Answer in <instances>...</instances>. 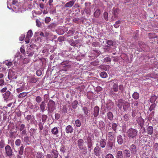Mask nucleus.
<instances>
[{
  "mask_svg": "<svg viewBox=\"0 0 158 158\" xmlns=\"http://www.w3.org/2000/svg\"><path fill=\"white\" fill-rule=\"evenodd\" d=\"M123 106L124 111H127L130 106V103L128 102L125 101L123 99H119L118 101L117 106L119 109H121Z\"/></svg>",
  "mask_w": 158,
  "mask_h": 158,
  "instance_id": "obj_1",
  "label": "nucleus"
},
{
  "mask_svg": "<svg viewBox=\"0 0 158 158\" xmlns=\"http://www.w3.org/2000/svg\"><path fill=\"white\" fill-rule=\"evenodd\" d=\"M138 131L136 129L131 128L127 131V134L129 138H136L138 135Z\"/></svg>",
  "mask_w": 158,
  "mask_h": 158,
  "instance_id": "obj_2",
  "label": "nucleus"
},
{
  "mask_svg": "<svg viewBox=\"0 0 158 158\" xmlns=\"http://www.w3.org/2000/svg\"><path fill=\"white\" fill-rule=\"evenodd\" d=\"M5 154L6 156L11 157L13 156V152L11 147L7 144L5 148Z\"/></svg>",
  "mask_w": 158,
  "mask_h": 158,
  "instance_id": "obj_3",
  "label": "nucleus"
},
{
  "mask_svg": "<svg viewBox=\"0 0 158 158\" xmlns=\"http://www.w3.org/2000/svg\"><path fill=\"white\" fill-rule=\"evenodd\" d=\"M77 146L81 151L86 150V147L84 144V140L82 139H79L77 141Z\"/></svg>",
  "mask_w": 158,
  "mask_h": 158,
  "instance_id": "obj_4",
  "label": "nucleus"
},
{
  "mask_svg": "<svg viewBox=\"0 0 158 158\" xmlns=\"http://www.w3.org/2000/svg\"><path fill=\"white\" fill-rule=\"evenodd\" d=\"M48 111L53 112L55 109V102L53 100H49L48 104Z\"/></svg>",
  "mask_w": 158,
  "mask_h": 158,
  "instance_id": "obj_5",
  "label": "nucleus"
},
{
  "mask_svg": "<svg viewBox=\"0 0 158 158\" xmlns=\"http://www.w3.org/2000/svg\"><path fill=\"white\" fill-rule=\"evenodd\" d=\"M94 154L97 156L99 157L100 156L101 153V148L98 146H96L94 150Z\"/></svg>",
  "mask_w": 158,
  "mask_h": 158,
  "instance_id": "obj_6",
  "label": "nucleus"
},
{
  "mask_svg": "<svg viewBox=\"0 0 158 158\" xmlns=\"http://www.w3.org/2000/svg\"><path fill=\"white\" fill-rule=\"evenodd\" d=\"M32 35L33 33L32 31L31 30L28 31L27 34V36L25 39V41L26 43H29V38H31L32 37Z\"/></svg>",
  "mask_w": 158,
  "mask_h": 158,
  "instance_id": "obj_7",
  "label": "nucleus"
},
{
  "mask_svg": "<svg viewBox=\"0 0 158 158\" xmlns=\"http://www.w3.org/2000/svg\"><path fill=\"white\" fill-rule=\"evenodd\" d=\"M136 121L138 124L140 125L141 128H142L144 124V119L140 116L137 118Z\"/></svg>",
  "mask_w": 158,
  "mask_h": 158,
  "instance_id": "obj_8",
  "label": "nucleus"
},
{
  "mask_svg": "<svg viewBox=\"0 0 158 158\" xmlns=\"http://www.w3.org/2000/svg\"><path fill=\"white\" fill-rule=\"evenodd\" d=\"M131 153L133 154H135L137 152L136 147L134 144L131 145L129 148Z\"/></svg>",
  "mask_w": 158,
  "mask_h": 158,
  "instance_id": "obj_9",
  "label": "nucleus"
},
{
  "mask_svg": "<svg viewBox=\"0 0 158 158\" xmlns=\"http://www.w3.org/2000/svg\"><path fill=\"white\" fill-rule=\"evenodd\" d=\"M10 92L9 91H7L4 94H3V98L5 101L7 102V101L9 100V97L10 95Z\"/></svg>",
  "mask_w": 158,
  "mask_h": 158,
  "instance_id": "obj_10",
  "label": "nucleus"
},
{
  "mask_svg": "<svg viewBox=\"0 0 158 158\" xmlns=\"http://www.w3.org/2000/svg\"><path fill=\"white\" fill-rule=\"evenodd\" d=\"M100 146L102 148H104L106 144V140L105 139H102L99 141Z\"/></svg>",
  "mask_w": 158,
  "mask_h": 158,
  "instance_id": "obj_11",
  "label": "nucleus"
},
{
  "mask_svg": "<svg viewBox=\"0 0 158 158\" xmlns=\"http://www.w3.org/2000/svg\"><path fill=\"white\" fill-rule=\"evenodd\" d=\"M73 129L71 126L68 125L65 128V131L67 134L71 133L73 132Z\"/></svg>",
  "mask_w": 158,
  "mask_h": 158,
  "instance_id": "obj_12",
  "label": "nucleus"
},
{
  "mask_svg": "<svg viewBox=\"0 0 158 158\" xmlns=\"http://www.w3.org/2000/svg\"><path fill=\"white\" fill-rule=\"evenodd\" d=\"M76 0H71L68 2H67L64 5L65 7H71L74 5Z\"/></svg>",
  "mask_w": 158,
  "mask_h": 158,
  "instance_id": "obj_13",
  "label": "nucleus"
},
{
  "mask_svg": "<svg viewBox=\"0 0 158 158\" xmlns=\"http://www.w3.org/2000/svg\"><path fill=\"white\" fill-rule=\"evenodd\" d=\"M99 111V108L98 106H95L94 108V115L96 117L98 115Z\"/></svg>",
  "mask_w": 158,
  "mask_h": 158,
  "instance_id": "obj_14",
  "label": "nucleus"
},
{
  "mask_svg": "<svg viewBox=\"0 0 158 158\" xmlns=\"http://www.w3.org/2000/svg\"><path fill=\"white\" fill-rule=\"evenodd\" d=\"M117 140L118 143L119 145H122L123 143V139L122 136L119 135L117 137Z\"/></svg>",
  "mask_w": 158,
  "mask_h": 158,
  "instance_id": "obj_15",
  "label": "nucleus"
},
{
  "mask_svg": "<svg viewBox=\"0 0 158 158\" xmlns=\"http://www.w3.org/2000/svg\"><path fill=\"white\" fill-rule=\"evenodd\" d=\"M38 80V78L34 76L30 77L28 80V82L33 83H36Z\"/></svg>",
  "mask_w": 158,
  "mask_h": 158,
  "instance_id": "obj_16",
  "label": "nucleus"
},
{
  "mask_svg": "<svg viewBox=\"0 0 158 158\" xmlns=\"http://www.w3.org/2000/svg\"><path fill=\"white\" fill-rule=\"evenodd\" d=\"M46 106L45 102L44 101H43L41 102L40 104V109L41 110L42 112H44L45 110Z\"/></svg>",
  "mask_w": 158,
  "mask_h": 158,
  "instance_id": "obj_17",
  "label": "nucleus"
},
{
  "mask_svg": "<svg viewBox=\"0 0 158 158\" xmlns=\"http://www.w3.org/2000/svg\"><path fill=\"white\" fill-rule=\"evenodd\" d=\"M51 154L53 157L57 158L58 157L59 153L56 150L52 149L51 151Z\"/></svg>",
  "mask_w": 158,
  "mask_h": 158,
  "instance_id": "obj_18",
  "label": "nucleus"
},
{
  "mask_svg": "<svg viewBox=\"0 0 158 158\" xmlns=\"http://www.w3.org/2000/svg\"><path fill=\"white\" fill-rule=\"evenodd\" d=\"M123 152L124 156L126 157L129 158L131 156V154L129 150L127 149H125Z\"/></svg>",
  "mask_w": 158,
  "mask_h": 158,
  "instance_id": "obj_19",
  "label": "nucleus"
},
{
  "mask_svg": "<svg viewBox=\"0 0 158 158\" xmlns=\"http://www.w3.org/2000/svg\"><path fill=\"white\" fill-rule=\"evenodd\" d=\"M51 132L53 135H57L59 133L58 128L57 127H54L52 129Z\"/></svg>",
  "mask_w": 158,
  "mask_h": 158,
  "instance_id": "obj_20",
  "label": "nucleus"
},
{
  "mask_svg": "<svg viewBox=\"0 0 158 158\" xmlns=\"http://www.w3.org/2000/svg\"><path fill=\"white\" fill-rule=\"evenodd\" d=\"M107 118L110 121L112 120L114 117L113 113L110 111L108 112L107 114Z\"/></svg>",
  "mask_w": 158,
  "mask_h": 158,
  "instance_id": "obj_21",
  "label": "nucleus"
},
{
  "mask_svg": "<svg viewBox=\"0 0 158 158\" xmlns=\"http://www.w3.org/2000/svg\"><path fill=\"white\" fill-rule=\"evenodd\" d=\"M98 125L101 130H103L105 129V124L103 121H100Z\"/></svg>",
  "mask_w": 158,
  "mask_h": 158,
  "instance_id": "obj_22",
  "label": "nucleus"
},
{
  "mask_svg": "<svg viewBox=\"0 0 158 158\" xmlns=\"http://www.w3.org/2000/svg\"><path fill=\"white\" fill-rule=\"evenodd\" d=\"M68 106L67 105H65L63 106V107L61 109V111L62 113H67V110L68 109Z\"/></svg>",
  "mask_w": 158,
  "mask_h": 158,
  "instance_id": "obj_23",
  "label": "nucleus"
},
{
  "mask_svg": "<svg viewBox=\"0 0 158 158\" xmlns=\"http://www.w3.org/2000/svg\"><path fill=\"white\" fill-rule=\"evenodd\" d=\"M36 157L37 158H44V155L42 152H39L35 154Z\"/></svg>",
  "mask_w": 158,
  "mask_h": 158,
  "instance_id": "obj_24",
  "label": "nucleus"
},
{
  "mask_svg": "<svg viewBox=\"0 0 158 158\" xmlns=\"http://www.w3.org/2000/svg\"><path fill=\"white\" fill-rule=\"evenodd\" d=\"M114 143L113 142L111 141H109L107 144V147L108 149L111 150L112 149Z\"/></svg>",
  "mask_w": 158,
  "mask_h": 158,
  "instance_id": "obj_25",
  "label": "nucleus"
},
{
  "mask_svg": "<svg viewBox=\"0 0 158 158\" xmlns=\"http://www.w3.org/2000/svg\"><path fill=\"white\" fill-rule=\"evenodd\" d=\"M148 134L149 135H152L153 133V128L152 127L149 126L147 128Z\"/></svg>",
  "mask_w": 158,
  "mask_h": 158,
  "instance_id": "obj_26",
  "label": "nucleus"
},
{
  "mask_svg": "<svg viewBox=\"0 0 158 158\" xmlns=\"http://www.w3.org/2000/svg\"><path fill=\"white\" fill-rule=\"evenodd\" d=\"M139 94L137 92H134L132 94V98L135 100L139 99Z\"/></svg>",
  "mask_w": 158,
  "mask_h": 158,
  "instance_id": "obj_27",
  "label": "nucleus"
},
{
  "mask_svg": "<svg viewBox=\"0 0 158 158\" xmlns=\"http://www.w3.org/2000/svg\"><path fill=\"white\" fill-rule=\"evenodd\" d=\"M101 14V10L99 9H97L95 12L94 15L95 18H98Z\"/></svg>",
  "mask_w": 158,
  "mask_h": 158,
  "instance_id": "obj_28",
  "label": "nucleus"
},
{
  "mask_svg": "<svg viewBox=\"0 0 158 158\" xmlns=\"http://www.w3.org/2000/svg\"><path fill=\"white\" fill-rule=\"evenodd\" d=\"M24 147L23 144H22L19 148V154L20 155H22L23 154L24 151Z\"/></svg>",
  "mask_w": 158,
  "mask_h": 158,
  "instance_id": "obj_29",
  "label": "nucleus"
},
{
  "mask_svg": "<svg viewBox=\"0 0 158 158\" xmlns=\"http://www.w3.org/2000/svg\"><path fill=\"white\" fill-rule=\"evenodd\" d=\"M112 89L114 92H117L118 90V85L117 83H114L112 87Z\"/></svg>",
  "mask_w": 158,
  "mask_h": 158,
  "instance_id": "obj_30",
  "label": "nucleus"
},
{
  "mask_svg": "<svg viewBox=\"0 0 158 158\" xmlns=\"http://www.w3.org/2000/svg\"><path fill=\"white\" fill-rule=\"evenodd\" d=\"M3 64H5L6 65L8 66V68L10 67L12 65V62H8V60H6L5 61L3 62Z\"/></svg>",
  "mask_w": 158,
  "mask_h": 158,
  "instance_id": "obj_31",
  "label": "nucleus"
},
{
  "mask_svg": "<svg viewBox=\"0 0 158 158\" xmlns=\"http://www.w3.org/2000/svg\"><path fill=\"white\" fill-rule=\"evenodd\" d=\"M157 99V97L156 96H152L150 98V101L151 103H154Z\"/></svg>",
  "mask_w": 158,
  "mask_h": 158,
  "instance_id": "obj_32",
  "label": "nucleus"
},
{
  "mask_svg": "<svg viewBox=\"0 0 158 158\" xmlns=\"http://www.w3.org/2000/svg\"><path fill=\"white\" fill-rule=\"evenodd\" d=\"M36 131V130L33 128H31L29 131L30 135L31 136L34 135Z\"/></svg>",
  "mask_w": 158,
  "mask_h": 158,
  "instance_id": "obj_33",
  "label": "nucleus"
},
{
  "mask_svg": "<svg viewBox=\"0 0 158 158\" xmlns=\"http://www.w3.org/2000/svg\"><path fill=\"white\" fill-rule=\"evenodd\" d=\"M42 100V98L40 96H37L35 98L36 102L38 103L41 102Z\"/></svg>",
  "mask_w": 158,
  "mask_h": 158,
  "instance_id": "obj_34",
  "label": "nucleus"
},
{
  "mask_svg": "<svg viewBox=\"0 0 158 158\" xmlns=\"http://www.w3.org/2000/svg\"><path fill=\"white\" fill-rule=\"evenodd\" d=\"M116 158H123V153L121 151H118L117 152Z\"/></svg>",
  "mask_w": 158,
  "mask_h": 158,
  "instance_id": "obj_35",
  "label": "nucleus"
},
{
  "mask_svg": "<svg viewBox=\"0 0 158 158\" xmlns=\"http://www.w3.org/2000/svg\"><path fill=\"white\" fill-rule=\"evenodd\" d=\"M21 143V141L20 139H17L15 142V145L18 147L19 146Z\"/></svg>",
  "mask_w": 158,
  "mask_h": 158,
  "instance_id": "obj_36",
  "label": "nucleus"
},
{
  "mask_svg": "<svg viewBox=\"0 0 158 158\" xmlns=\"http://www.w3.org/2000/svg\"><path fill=\"white\" fill-rule=\"evenodd\" d=\"M100 76L102 78H106L107 76V73L105 72H102L100 73Z\"/></svg>",
  "mask_w": 158,
  "mask_h": 158,
  "instance_id": "obj_37",
  "label": "nucleus"
},
{
  "mask_svg": "<svg viewBox=\"0 0 158 158\" xmlns=\"http://www.w3.org/2000/svg\"><path fill=\"white\" fill-rule=\"evenodd\" d=\"M24 141L27 144L29 145L30 144V142L29 139V137L28 136H27L24 137Z\"/></svg>",
  "mask_w": 158,
  "mask_h": 158,
  "instance_id": "obj_38",
  "label": "nucleus"
},
{
  "mask_svg": "<svg viewBox=\"0 0 158 158\" xmlns=\"http://www.w3.org/2000/svg\"><path fill=\"white\" fill-rule=\"evenodd\" d=\"M82 110L84 112V114L86 115H87L89 111V110L85 106L83 107Z\"/></svg>",
  "mask_w": 158,
  "mask_h": 158,
  "instance_id": "obj_39",
  "label": "nucleus"
},
{
  "mask_svg": "<svg viewBox=\"0 0 158 158\" xmlns=\"http://www.w3.org/2000/svg\"><path fill=\"white\" fill-rule=\"evenodd\" d=\"M5 142L4 141L3 139H1L0 141V148H3L5 145Z\"/></svg>",
  "mask_w": 158,
  "mask_h": 158,
  "instance_id": "obj_40",
  "label": "nucleus"
},
{
  "mask_svg": "<svg viewBox=\"0 0 158 158\" xmlns=\"http://www.w3.org/2000/svg\"><path fill=\"white\" fill-rule=\"evenodd\" d=\"M115 136V132L114 133L113 132H108V136L109 138H114Z\"/></svg>",
  "mask_w": 158,
  "mask_h": 158,
  "instance_id": "obj_41",
  "label": "nucleus"
},
{
  "mask_svg": "<svg viewBox=\"0 0 158 158\" xmlns=\"http://www.w3.org/2000/svg\"><path fill=\"white\" fill-rule=\"evenodd\" d=\"M117 126V125L115 123H114L112 124V128L115 132H116Z\"/></svg>",
  "mask_w": 158,
  "mask_h": 158,
  "instance_id": "obj_42",
  "label": "nucleus"
},
{
  "mask_svg": "<svg viewBox=\"0 0 158 158\" xmlns=\"http://www.w3.org/2000/svg\"><path fill=\"white\" fill-rule=\"evenodd\" d=\"M57 24L56 23H52L50 25H49L48 27L49 28H54L56 26Z\"/></svg>",
  "mask_w": 158,
  "mask_h": 158,
  "instance_id": "obj_43",
  "label": "nucleus"
},
{
  "mask_svg": "<svg viewBox=\"0 0 158 158\" xmlns=\"http://www.w3.org/2000/svg\"><path fill=\"white\" fill-rule=\"evenodd\" d=\"M27 93L26 92H23L20 93L19 95V98H23L27 95Z\"/></svg>",
  "mask_w": 158,
  "mask_h": 158,
  "instance_id": "obj_44",
  "label": "nucleus"
},
{
  "mask_svg": "<svg viewBox=\"0 0 158 158\" xmlns=\"http://www.w3.org/2000/svg\"><path fill=\"white\" fill-rule=\"evenodd\" d=\"M75 123L76 126L77 127H79L81 125V122L79 119H77L75 121Z\"/></svg>",
  "mask_w": 158,
  "mask_h": 158,
  "instance_id": "obj_45",
  "label": "nucleus"
},
{
  "mask_svg": "<svg viewBox=\"0 0 158 158\" xmlns=\"http://www.w3.org/2000/svg\"><path fill=\"white\" fill-rule=\"evenodd\" d=\"M48 118L47 115L45 114H43L42 117V121L43 123H45Z\"/></svg>",
  "mask_w": 158,
  "mask_h": 158,
  "instance_id": "obj_46",
  "label": "nucleus"
},
{
  "mask_svg": "<svg viewBox=\"0 0 158 158\" xmlns=\"http://www.w3.org/2000/svg\"><path fill=\"white\" fill-rule=\"evenodd\" d=\"M121 23V21L119 20H118V21H117L115 23L114 25V27L115 28H118L119 26V24H120Z\"/></svg>",
  "mask_w": 158,
  "mask_h": 158,
  "instance_id": "obj_47",
  "label": "nucleus"
},
{
  "mask_svg": "<svg viewBox=\"0 0 158 158\" xmlns=\"http://www.w3.org/2000/svg\"><path fill=\"white\" fill-rule=\"evenodd\" d=\"M92 143L91 137L90 136H88L86 137V143Z\"/></svg>",
  "mask_w": 158,
  "mask_h": 158,
  "instance_id": "obj_48",
  "label": "nucleus"
},
{
  "mask_svg": "<svg viewBox=\"0 0 158 158\" xmlns=\"http://www.w3.org/2000/svg\"><path fill=\"white\" fill-rule=\"evenodd\" d=\"M123 118L125 121H127L129 119V116L128 114H125L123 116Z\"/></svg>",
  "mask_w": 158,
  "mask_h": 158,
  "instance_id": "obj_49",
  "label": "nucleus"
},
{
  "mask_svg": "<svg viewBox=\"0 0 158 158\" xmlns=\"http://www.w3.org/2000/svg\"><path fill=\"white\" fill-rule=\"evenodd\" d=\"M103 15L104 18L105 19L106 21H108V14L107 12H104L103 13Z\"/></svg>",
  "mask_w": 158,
  "mask_h": 158,
  "instance_id": "obj_50",
  "label": "nucleus"
},
{
  "mask_svg": "<svg viewBox=\"0 0 158 158\" xmlns=\"http://www.w3.org/2000/svg\"><path fill=\"white\" fill-rule=\"evenodd\" d=\"M111 60V59L109 57H105L104 59V61L105 62H110Z\"/></svg>",
  "mask_w": 158,
  "mask_h": 158,
  "instance_id": "obj_51",
  "label": "nucleus"
},
{
  "mask_svg": "<svg viewBox=\"0 0 158 158\" xmlns=\"http://www.w3.org/2000/svg\"><path fill=\"white\" fill-rule=\"evenodd\" d=\"M156 106V104L155 103H153L152 104L149 108V110L150 111H152V110H153L154 109V108H155Z\"/></svg>",
  "mask_w": 158,
  "mask_h": 158,
  "instance_id": "obj_52",
  "label": "nucleus"
},
{
  "mask_svg": "<svg viewBox=\"0 0 158 158\" xmlns=\"http://www.w3.org/2000/svg\"><path fill=\"white\" fill-rule=\"evenodd\" d=\"M26 128L24 124H21L19 127V130L20 131L25 129Z\"/></svg>",
  "mask_w": 158,
  "mask_h": 158,
  "instance_id": "obj_53",
  "label": "nucleus"
},
{
  "mask_svg": "<svg viewBox=\"0 0 158 158\" xmlns=\"http://www.w3.org/2000/svg\"><path fill=\"white\" fill-rule=\"evenodd\" d=\"M71 67V65L70 64H67L64 66V69L65 71H67L68 69Z\"/></svg>",
  "mask_w": 158,
  "mask_h": 158,
  "instance_id": "obj_54",
  "label": "nucleus"
},
{
  "mask_svg": "<svg viewBox=\"0 0 158 158\" xmlns=\"http://www.w3.org/2000/svg\"><path fill=\"white\" fill-rule=\"evenodd\" d=\"M75 31L72 30H69L67 32V34L68 35H69L70 36H72L73 34L75 32Z\"/></svg>",
  "mask_w": 158,
  "mask_h": 158,
  "instance_id": "obj_55",
  "label": "nucleus"
},
{
  "mask_svg": "<svg viewBox=\"0 0 158 158\" xmlns=\"http://www.w3.org/2000/svg\"><path fill=\"white\" fill-rule=\"evenodd\" d=\"M60 150L63 153H64L65 151V146L64 145H62L60 147Z\"/></svg>",
  "mask_w": 158,
  "mask_h": 158,
  "instance_id": "obj_56",
  "label": "nucleus"
},
{
  "mask_svg": "<svg viewBox=\"0 0 158 158\" xmlns=\"http://www.w3.org/2000/svg\"><path fill=\"white\" fill-rule=\"evenodd\" d=\"M69 43H70L71 45L73 46H75L77 44L75 41H73V40H70Z\"/></svg>",
  "mask_w": 158,
  "mask_h": 158,
  "instance_id": "obj_57",
  "label": "nucleus"
},
{
  "mask_svg": "<svg viewBox=\"0 0 158 158\" xmlns=\"http://www.w3.org/2000/svg\"><path fill=\"white\" fill-rule=\"evenodd\" d=\"M51 21V18L50 17H46L45 19V22L48 24Z\"/></svg>",
  "mask_w": 158,
  "mask_h": 158,
  "instance_id": "obj_58",
  "label": "nucleus"
},
{
  "mask_svg": "<svg viewBox=\"0 0 158 158\" xmlns=\"http://www.w3.org/2000/svg\"><path fill=\"white\" fill-rule=\"evenodd\" d=\"M36 74L37 76H40L42 74V72L40 70H38L36 72Z\"/></svg>",
  "mask_w": 158,
  "mask_h": 158,
  "instance_id": "obj_59",
  "label": "nucleus"
},
{
  "mask_svg": "<svg viewBox=\"0 0 158 158\" xmlns=\"http://www.w3.org/2000/svg\"><path fill=\"white\" fill-rule=\"evenodd\" d=\"M105 158H114L113 155L110 153H109L106 155Z\"/></svg>",
  "mask_w": 158,
  "mask_h": 158,
  "instance_id": "obj_60",
  "label": "nucleus"
},
{
  "mask_svg": "<svg viewBox=\"0 0 158 158\" xmlns=\"http://www.w3.org/2000/svg\"><path fill=\"white\" fill-rule=\"evenodd\" d=\"M110 67L109 65H106L104 66L103 67V69L105 71H107L109 70Z\"/></svg>",
  "mask_w": 158,
  "mask_h": 158,
  "instance_id": "obj_61",
  "label": "nucleus"
},
{
  "mask_svg": "<svg viewBox=\"0 0 158 158\" xmlns=\"http://www.w3.org/2000/svg\"><path fill=\"white\" fill-rule=\"evenodd\" d=\"M106 44L110 46H112L113 45V42L111 40H108L106 41Z\"/></svg>",
  "mask_w": 158,
  "mask_h": 158,
  "instance_id": "obj_62",
  "label": "nucleus"
},
{
  "mask_svg": "<svg viewBox=\"0 0 158 158\" xmlns=\"http://www.w3.org/2000/svg\"><path fill=\"white\" fill-rule=\"evenodd\" d=\"M69 61L66 60L63 61L60 63V64L62 65H67L69 63Z\"/></svg>",
  "mask_w": 158,
  "mask_h": 158,
  "instance_id": "obj_63",
  "label": "nucleus"
},
{
  "mask_svg": "<svg viewBox=\"0 0 158 158\" xmlns=\"http://www.w3.org/2000/svg\"><path fill=\"white\" fill-rule=\"evenodd\" d=\"M32 117V116L31 115H28L27 116L26 119L27 121H29V120L31 119Z\"/></svg>",
  "mask_w": 158,
  "mask_h": 158,
  "instance_id": "obj_64",
  "label": "nucleus"
}]
</instances>
